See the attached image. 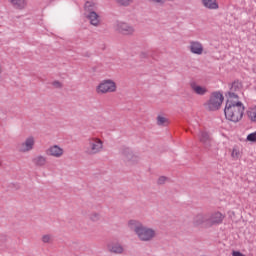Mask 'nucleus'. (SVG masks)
<instances>
[{
  "instance_id": "c85d7f7f",
  "label": "nucleus",
  "mask_w": 256,
  "mask_h": 256,
  "mask_svg": "<svg viewBox=\"0 0 256 256\" xmlns=\"http://www.w3.org/2000/svg\"><path fill=\"white\" fill-rule=\"evenodd\" d=\"M231 156L233 157V159H239V157H241V153L239 152V150L234 148L232 150Z\"/></svg>"
},
{
  "instance_id": "6ab92c4d",
  "label": "nucleus",
  "mask_w": 256,
  "mask_h": 256,
  "mask_svg": "<svg viewBox=\"0 0 256 256\" xmlns=\"http://www.w3.org/2000/svg\"><path fill=\"white\" fill-rule=\"evenodd\" d=\"M85 13H91L97 9V3L95 2H86L85 6Z\"/></svg>"
},
{
  "instance_id": "9d476101",
  "label": "nucleus",
  "mask_w": 256,
  "mask_h": 256,
  "mask_svg": "<svg viewBox=\"0 0 256 256\" xmlns=\"http://www.w3.org/2000/svg\"><path fill=\"white\" fill-rule=\"evenodd\" d=\"M188 49L192 55H203L205 51V47H203V43L199 41H191L189 43Z\"/></svg>"
},
{
  "instance_id": "6e6552de",
  "label": "nucleus",
  "mask_w": 256,
  "mask_h": 256,
  "mask_svg": "<svg viewBox=\"0 0 256 256\" xmlns=\"http://www.w3.org/2000/svg\"><path fill=\"white\" fill-rule=\"evenodd\" d=\"M46 155L48 157H54L55 159H61V157L65 155V150L61 146L55 144L46 149Z\"/></svg>"
},
{
  "instance_id": "f8f14e48",
  "label": "nucleus",
  "mask_w": 256,
  "mask_h": 256,
  "mask_svg": "<svg viewBox=\"0 0 256 256\" xmlns=\"http://www.w3.org/2000/svg\"><path fill=\"white\" fill-rule=\"evenodd\" d=\"M85 17L88 19L90 25H93L94 27H99V25H101V17L97 12H85Z\"/></svg>"
},
{
  "instance_id": "b1692460",
  "label": "nucleus",
  "mask_w": 256,
  "mask_h": 256,
  "mask_svg": "<svg viewBox=\"0 0 256 256\" xmlns=\"http://www.w3.org/2000/svg\"><path fill=\"white\" fill-rule=\"evenodd\" d=\"M247 115H248V118L253 121L254 123H256V109H252V110H249L247 112Z\"/></svg>"
},
{
  "instance_id": "4be33fe9",
  "label": "nucleus",
  "mask_w": 256,
  "mask_h": 256,
  "mask_svg": "<svg viewBox=\"0 0 256 256\" xmlns=\"http://www.w3.org/2000/svg\"><path fill=\"white\" fill-rule=\"evenodd\" d=\"M156 121H157V125H160V126L167 125L169 123V120L163 115H158L156 118Z\"/></svg>"
},
{
  "instance_id": "a878e982",
  "label": "nucleus",
  "mask_w": 256,
  "mask_h": 256,
  "mask_svg": "<svg viewBox=\"0 0 256 256\" xmlns=\"http://www.w3.org/2000/svg\"><path fill=\"white\" fill-rule=\"evenodd\" d=\"M246 140L249 141L250 143H256V131L248 134Z\"/></svg>"
},
{
  "instance_id": "393cba45",
  "label": "nucleus",
  "mask_w": 256,
  "mask_h": 256,
  "mask_svg": "<svg viewBox=\"0 0 256 256\" xmlns=\"http://www.w3.org/2000/svg\"><path fill=\"white\" fill-rule=\"evenodd\" d=\"M42 242L43 243H53V235L51 234H45L42 236Z\"/></svg>"
},
{
  "instance_id": "0eeeda50",
  "label": "nucleus",
  "mask_w": 256,
  "mask_h": 256,
  "mask_svg": "<svg viewBox=\"0 0 256 256\" xmlns=\"http://www.w3.org/2000/svg\"><path fill=\"white\" fill-rule=\"evenodd\" d=\"M115 31L121 33L122 35H133L135 33V28L125 22H116L114 24Z\"/></svg>"
},
{
  "instance_id": "f03ea898",
  "label": "nucleus",
  "mask_w": 256,
  "mask_h": 256,
  "mask_svg": "<svg viewBox=\"0 0 256 256\" xmlns=\"http://www.w3.org/2000/svg\"><path fill=\"white\" fill-rule=\"evenodd\" d=\"M128 227L134 231L139 241L143 243H150L157 237V229L149 226H145L139 220L128 221Z\"/></svg>"
},
{
  "instance_id": "9b49d317",
  "label": "nucleus",
  "mask_w": 256,
  "mask_h": 256,
  "mask_svg": "<svg viewBox=\"0 0 256 256\" xmlns=\"http://www.w3.org/2000/svg\"><path fill=\"white\" fill-rule=\"evenodd\" d=\"M207 221H209V215L198 214L193 219V225L194 227H209V225H207Z\"/></svg>"
},
{
  "instance_id": "423d86ee",
  "label": "nucleus",
  "mask_w": 256,
  "mask_h": 256,
  "mask_svg": "<svg viewBox=\"0 0 256 256\" xmlns=\"http://www.w3.org/2000/svg\"><path fill=\"white\" fill-rule=\"evenodd\" d=\"M35 148V137L28 136L23 142L17 145L19 153H29Z\"/></svg>"
},
{
  "instance_id": "20e7f679",
  "label": "nucleus",
  "mask_w": 256,
  "mask_h": 256,
  "mask_svg": "<svg viewBox=\"0 0 256 256\" xmlns=\"http://www.w3.org/2000/svg\"><path fill=\"white\" fill-rule=\"evenodd\" d=\"M87 143L88 147L86 149V152L88 153V155H97L101 153L104 149V142L99 137L92 136L88 138Z\"/></svg>"
},
{
  "instance_id": "bb28decb",
  "label": "nucleus",
  "mask_w": 256,
  "mask_h": 256,
  "mask_svg": "<svg viewBox=\"0 0 256 256\" xmlns=\"http://www.w3.org/2000/svg\"><path fill=\"white\" fill-rule=\"evenodd\" d=\"M52 87H54V89H62L63 83L61 81L55 80L52 82Z\"/></svg>"
},
{
  "instance_id": "aec40b11",
  "label": "nucleus",
  "mask_w": 256,
  "mask_h": 256,
  "mask_svg": "<svg viewBox=\"0 0 256 256\" xmlns=\"http://www.w3.org/2000/svg\"><path fill=\"white\" fill-rule=\"evenodd\" d=\"M109 250L111 251V253L117 254H121L124 251L123 246H121V244H114L112 246H109Z\"/></svg>"
},
{
  "instance_id": "39448f33",
  "label": "nucleus",
  "mask_w": 256,
  "mask_h": 256,
  "mask_svg": "<svg viewBox=\"0 0 256 256\" xmlns=\"http://www.w3.org/2000/svg\"><path fill=\"white\" fill-rule=\"evenodd\" d=\"M223 93L221 92H212L210 95V99L206 103V110L207 111H219L221 105H223Z\"/></svg>"
},
{
  "instance_id": "5701e85b",
  "label": "nucleus",
  "mask_w": 256,
  "mask_h": 256,
  "mask_svg": "<svg viewBox=\"0 0 256 256\" xmlns=\"http://www.w3.org/2000/svg\"><path fill=\"white\" fill-rule=\"evenodd\" d=\"M89 219L90 221L97 223V221H101V214L93 212L92 214H90Z\"/></svg>"
},
{
  "instance_id": "1a4fd4ad",
  "label": "nucleus",
  "mask_w": 256,
  "mask_h": 256,
  "mask_svg": "<svg viewBox=\"0 0 256 256\" xmlns=\"http://www.w3.org/2000/svg\"><path fill=\"white\" fill-rule=\"evenodd\" d=\"M223 219V214L219 211H216L208 216L206 224L209 225V227H213V225H221V223H223Z\"/></svg>"
},
{
  "instance_id": "2eb2a0df",
  "label": "nucleus",
  "mask_w": 256,
  "mask_h": 256,
  "mask_svg": "<svg viewBox=\"0 0 256 256\" xmlns=\"http://www.w3.org/2000/svg\"><path fill=\"white\" fill-rule=\"evenodd\" d=\"M9 3L18 11L27 9V0H8Z\"/></svg>"
},
{
  "instance_id": "c756f323",
  "label": "nucleus",
  "mask_w": 256,
  "mask_h": 256,
  "mask_svg": "<svg viewBox=\"0 0 256 256\" xmlns=\"http://www.w3.org/2000/svg\"><path fill=\"white\" fill-rule=\"evenodd\" d=\"M150 3H154V5H164L167 1H174V0H149Z\"/></svg>"
},
{
  "instance_id": "7c9ffc66",
  "label": "nucleus",
  "mask_w": 256,
  "mask_h": 256,
  "mask_svg": "<svg viewBox=\"0 0 256 256\" xmlns=\"http://www.w3.org/2000/svg\"><path fill=\"white\" fill-rule=\"evenodd\" d=\"M232 256H245V254L241 253L240 251H233Z\"/></svg>"
},
{
  "instance_id": "f257e3e1",
  "label": "nucleus",
  "mask_w": 256,
  "mask_h": 256,
  "mask_svg": "<svg viewBox=\"0 0 256 256\" xmlns=\"http://www.w3.org/2000/svg\"><path fill=\"white\" fill-rule=\"evenodd\" d=\"M243 111H245V106L239 101V95L235 92H228V98L225 104L226 119L233 123H239L243 119Z\"/></svg>"
},
{
  "instance_id": "a211bd4d",
  "label": "nucleus",
  "mask_w": 256,
  "mask_h": 256,
  "mask_svg": "<svg viewBox=\"0 0 256 256\" xmlns=\"http://www.w3.org/2000/svg\"><path fill=\"white\" fill-rule=\"evenodd\" d=\"M243 87L241 82L239 80H235L231 85H230V91L228 93H235L236 91H239Z\"/></svg>"
},
{
  "instance_id": "2f4dec72",
  "label": "nucleus",
  "mask_w": 256,
  "mask_h": 256,
  "mask_svg": "<svg viewBox=\"0 0 256 256\" xmlns=\"http://www.w3.org/2000/svg\"><path fill=\"white\" fill-rule=\"evenodd\" d=\"M1 73H3V66H1V64H0V75H1Z\"/></svg>"
},
{
  "instance_id": "473e14b6",
  "label": "nucleus",
  "mask_w": 256,
  "mask_h": 256,
  "mask_svg": "<svg viewBox=\"0 0 256 256\" xmlns=\"http://www.w3.org/2000/svg\"><path fill=\"white\" fill-rule=\"evenodd\" d=\"M0 167H1V162H0Z\"/></svg>"
},
{
  "instance_id": "dca6fc26",
  "label": "nucleus",
  "mask_w": 256,
  "mask_h": 256,
  "mask_svg": "<svg viewBox=\"0 0 256 256\" xmlns=\"http://www.w3.org/2000/svg\"><path fill=\"white\" fill-rule=\"evenodd\" d=\"M190 87H191L192 91L194 93H196V95H205L207 93V91H208L207 87L200 86V85H198L196 83L190 84Z\"/></svg>"
},
{
  "instance_id": "ddd939ff",
  "label": "nucleus",
  "mask_w": 256,
  "mask_h": 256,
  "mask_svg": "<svg viewBox=\"0 0 256 256\" xmlns=\"http://www.w3.org/2000/svg\"><path fill=\"white\" fill-rule=\"evenodd\" d=\"M198 139L206 149H209V147L211 146L212 140H211V136L207 132L200 131L198 133Z\"/></svg>"
},
{
  "instance_id": "7ed1b4c3",
  "label": "nucleus",
  "mask_w": 256,
  "mask_h": 256,
  "mask_svg": "<svg viewBox=\"0 0 256 256\" xmlns=\"http://www.w3.org/2000/svg\"><path fill=\"white\" fill-rule=\"evenodd\" d=\"M97 95H107L117 92V82L113 79H104L95 88Z\"/></svg>"
},
{
  "instance_id": "cd10ccee",
  "label": "nucleus",
  "mask_w": 256,
  "mask_h": 256,
  "mask_svg": "<svg viewBox=\"0 0 256 256\" xmlns=\"http://www.w3.org/2000/svg\"><path fill=\"white\" fill-rule=\"evenodd\" d=\"M167 181H169V178L165 177V176H160L158 178V185H165V183H167Z\"/></svg>"
},
{
  "instance_id": "f3484780",
  "label": "nucleus",
  "mask_w": 256,
  "mask_h": 256,
  "mask_svg": "<svg viewBox=\"0 0 256 256\" xmlns=\"http://www.w3.org/2000/svg\"><path fill=\"white\" fill-rule=\"evenodd\" d=\"M33 163L36 167H45L47 165V157L38 155L33 159Z\"/></svg>"
},
{
  "instance_id": "4468645a",
  "label": "nucleus",
  "mask_w": 256,
  "mask_h": 256,
  "mask_svg": "<svg viewBox=\"0 0 256 256\" xmlns=\"http://www.w3.org/2000/svg\"><path fill=\"white\" fill-rule=\"evenodd\" d=\"M201 3L205 9L210 11H217L219 9V2L217 0H201Z\"/></svg>"
},
{
  "instance_id": "412c9836",
  "label": "nucleus",
  "mask_w": 256,
  "mask_h": 256,
  "mask_svg": "<svg viewBox=\"0 0 256 256\" xmlns=\"http://www.w3.org/2000/svg\"><path fill=\"white\" fill-rule=\"evenodd\" d=\"M117 5L120 7H129L133 4V0H114Z\"/></svg>"
}]
</instances>
